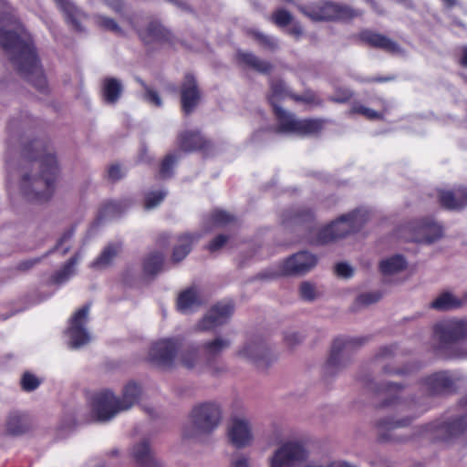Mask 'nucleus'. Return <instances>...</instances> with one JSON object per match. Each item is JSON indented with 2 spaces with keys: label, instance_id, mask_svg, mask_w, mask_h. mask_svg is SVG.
Wrapping results in <instances>:
<instances>
[{
  "label": "nucleus",
  "instance_id": "29",
  "mask_svg": "<svg viewBox=\"0 0 467 467\" xmlns=\"http://www.w3.org/2000/svg\"><path fill=\"white\" fill-rule=\"evenodd\" d=\"M235 57L240 66L252 68L261 74H269L273 69V65L269 61L263 60L251 52L239 50Z\"/></svg>",
  "mask_w": 467,
  "mask_h": 467
},
{
  "label": "nucleus",
  "instance_id": "38",
  "mask_svg": "<svg viewBox=\"0 0 467 467\" xmlns=\"http://www.w3.org/2000/svg\"><path fill=\"white\" fill-rule=\"evenodd\" d=\"M60 10L65 14L66 20L76 31H82L80 17L81 11L69 0H56Z\"/></svg>",
  "mask_w": 467,
  "mask_h": 467
},
{
  "label": "nucleus",
  "instance_id": "20",
  "mask_svg": "<svg viewBox=\"0 0 467 467\" xmlns=\"http://www.w3.org/2000/svg\"><path fill=\"white\" fill-rule=\"evenodd\" d=\"M438 202L441 208L448 211H461L467 207V187L457 186L452 189H439Z\"/></svg>",
  "mask_w": 467,
  "mask_h": 467
},
{
  "label": "nucleus",
  "instance_id": "32",
  "mask_svg": "<svg viewBox=\"0 0 467 467\" xmlns=\"http://www.w3.org/2000/svg\"><path fill=\"white\" fill-rule=\"evenodd\" d=\"M200 238L197 234H183L178 236V244L173 247L171 261L178 264L182 261L192 251V244Z\"/></svg>",
  "mask_w": 467,
  "mask_h": 467
},
{
  "label": "nucleus",
  "instance_id": "16",
  "mask_svg": "<svg viewBox=\"0 0 467 467\" xmlns=\"http://www.w3.org/2000/svg\"><path fill=\"white\" fill-rule=\"evenodd\" d=\"M307 453L299 442L289 441L278 449L271 459L270 467H293L306 459Z\"/></svg>",
  "mask_w": 467,
  "mask_h": 467
},
{
  "label": "nucleus",
  "instance_id": "59",
  "mask_svg": "<svg viewBox=\"0 0 467 467\" xmlns=\"http://www.w3.org/2000/svg\"><path fill=\"white\" fill-rule=\"evenodd\" d=\"M303 337L297 333L285 334V342L288 347H295L302 341Z\"/></svg>",
  "mask_w": 467,
  "mask_h": 467
},
{
  "label": "nucleus",
  "instance_id": "11",
  "mask_svg": "<svg viewBox=\"0 0 467 467\" xmlns=\"http://www.w3.org/2000/svg\"><path fill=\"white\" fill-rule=\"evenodd\" d=\"M365 337H337L334 339L329 357L324 366L325 373L332 375L345 366L342 358L344 354L365 342Z\"/></svg>",
  "mask_w": 467,
  "mask_h": 467
},
{
  "label": "nucleus",
  "instance_id": "1",
  "mask_svg": "<svg viewBox=\"0 0 467 467\" xmlns=\"http://www.w3.org/2000/svg\"><path fill=\"white\" fill-rule=\"evenodd\" d=\"M22 154L30 164L32 171L25 173L20 188L24 197L30 202H45L53 195L59 174V166L49 141L34 139L23 147Z\"/></svg>",
  "mask_w": 467,
  "mask_h": 467
},
{
  "label": "nucleus",
  "instance_id": "49",
  "mask_svg": "<svg viewBox=\"0 0 467 467\" xmlns=\"http://www.w3.org/2000/svg\"><path fill=\"white\" fill-rule=\"evenodd\" d=\"M351 113L353 114H359L364 116L366 119L369 120H376V119H382L383 114L380 112H378L374 109H371L369 108H367L361 104H355L351 108Z\"/></svg>",
  "mask_w": 467,
  "mask_h": 467
},
{
  "label": "nucleus",
  "instance_id": "47",
  "mask_svg": "<svg viewBox=\"0 0 467 467\" xmlns=\"http://www.w3.org/2000/svg\"><path fill=\"white\" fill-rule=\"evenodd\" d=\"M354 93L351 89L346 87H336L334 95L328 98V100L333 103L345 104L351 100Z\"/></svg>",
  "mask_w": 467,
  "mask_h": 467
},
{
  "label": "nucleus",
  "instance_id": "39",
  "mask_svg": "<svg viewBox=\"0 0 467 467\" xmlns=\"http://www.w3.org/2000/svg\"><path fill=\"white\" fill-rule=\"evenodd\" d=\"M164 254L154 251L150 253L143 260L142 269L145 275L155 276L164 266Z\"/></svg>",
  "mask_w": 467,
  "mask_h": 467
},
{
  "label": "nucleus",
  "instance_id": "42",
  "mask_svg": "<svg viewBox=\"0 0 467 467\" xmlns=\"http://www.w3.org/2000/svg\"><path fill=\"white\" fill-rule=\"evenodd\" d=\"M246 35L265 50L274 52L278 48V42L275 37L265 35L255 28L246 29Z\"/></svg>",
  "mask_w": 467,
  "mask_h": 467
},
{
  "label": "nucleus",
  "instance_id": "57",
  "mask_svg": "<svg viewBox=\"0 0 467 467\" xmlns=\"http://www.w3.org/2000/svg\"><path fill=\"white\" fill-rule=\"evenodd\" d=\"M124 176L119 164H111L108 169V179L111 182H116Z\"/></svg>",
  "mask_w": 467,
  "mask_h": 467
},
{
  "label": "nucleus",
  "instance_id": "27",
  "mask_svg": "<svg viewBox=\"0 0 467 467\" xmlns=\"http://www.w3.org/2000/svg\"><path fill=\"white\" fill-rule=\"evenodd\" d=\"M202 304L200 292L194 285L181 291L177 296L176 307L180 313L187 314Z\"/></svg>",
  "mask_w": 467,
  "mask_h": 467
},
{
  "label": "nucleus",
  "instance_id": "52",
  "mask_svg": "<svg viewBox=\"0 0 467 467\" xmlns=\"http://www.w3.org/2000/svg\"><path fill=\"white\" fill-rule=\"evenodd\" d=\"M382 295L379 292H367L360 294L356 298V304L358 306H368L370 304L378 302L381 298Z\"/></svg>",
  "mask_w": 467,
  "mask_h": 467
},
{
  "label": "nucleus",
  "instance_id": "2",
  "mask_svg": "<svg viewBox=\"0 0 467 467\" xmlns=\"http://www.w3.org/2000/svg\"><path fill=\"white\" fill-rule=\"evenodd\" d=\"M0 47L10 56V60L22 78L38 91L47 90V78L30 37H23L14 30L0 28Z\"/></svg>",
  "mask_w": 467,
  "mask_h": 467
},
{
  "label": "nucleus",
  "instance_id": "26",
  "mask_svg": "<svg viewBox=\"0 0 467 467\" xmlns=\"http://www.w3.org/2000/svg\"><path fill=\"white\" fill-rule=\"evenodd\" d=\"M411 422V419L405 418L400 420L394 421L389 418L379 420L376 426L379 430V441L380 442H400L403 440L392 434V431L399 427H404Z\"/></svg>",
  "mask_w": 467,
  "mask_h": 467
},
{
  "label": "nucleus",
  "instance_id": "25",
  "mask_svg": "<svg viewBox=\"0 0 467 467\" xmlns=\"http://www.w3.org/2000/svg\"><path fill=\"white\" fill-rule=\"evenodd\" d=\"M177 140L179 148L184 152L205 150L210 146V141L198 130H184Z\"/></svg>",
  "mask_w": 467,
  "mask_h": 467
},
{
  "label": "nucleus",
  "instance_id": "3",
  "mask_svg": "<svg viewBox=\"0 0 467 467\" xmlns=\"http://www.w3.org/2000/svg\"><path fill=\"white\" fill-rule=\"evenodd\" d=\"M288 95L285 82L282 79L271 80L270 93L267 100L272 107L273 113L277 121L276 131L280 133H293L299 136L315 135L324 127V120L320 119H298L295 114L285 110L279 102Z\"/></svg>",
  "mask_w": 467,
  "mask_h": 467
},
{
  "label": "nucleus",
  "instance_id": "7",
  "mask_svg": "<svg viewBox=\"0 0 467 467\" xmlns=\"http://www.w3.org/2000/svg\"><path fill=\"white\" fill-rule=\"evenodd\" d=\"M300 12L312 21H348L359 16L350 6L332 1H318L299 7Z\"/></svg>",
  "mask_w": 467,
  "mask_h": 467
},
{
  "label": "nucleus",
  "instance_id": "12",
  "mask_svg": "<svg viewBox=\"0 0 467 467\" xmlns=\"http://www.w3.org/2000/svg\"><path fill=\"white\" fill-rule=\"evenodd\" d=\"M181 109L184 116L191 115L202 101V93L192 73H186L179 87Z\"/></svg>",
  "mask_w": 467,
  "mask_h": 467
},
{
  "label": "nucleus",
  "instance_id": "33",
  "mask_svg": "<svg viewBox=\"0 0 467 467\" xmlns=\"http://www.w3.org/2000/svg\"><path fill=\"white\" fill-rule=\"evenodd\" d=\"M238 356L251 359L260 367L261 361L269 363V349L263 342H254L248 344L237 353Z\"/></svg>",
  "mask_w": 467,
  "mask_h": 467
},
{
  "label": "nucleus",
  "instance_id": "51",
  "mask_svg": "<svg viewBox=\"0 0 467 467\" xmlns=\"http://www.w3.org/2000/svg\"><path fill=\"white\" fill-rule=\"evenodd\" d=\"M40 385V380L31 372H25L21 378V388L25 391H33Z\"/></svg>",
  "mask_w": 467,
  "mask_h": 467
},
{
  "label": "nucleus",
  "instance_id": "60",
  "mask_svg": "<svg viewBox=\"0 0 467 467\" xmlns=\"http://www.w3.org/2000/svg\"><path fill=\"white\" fill-rule=\"evenodd\" d=\"M395 78L394 76H378V77H368L362 79V82L365 83H385L391 81Z\"/></svg>",
  "mask_w": 467,
  "mask_h": 467
},
{
  "label": "nucleus",
  "instance_id": "50",
  "mask_svg": "<svg viewBox=\"0 0 467 467\" xmlns=\"http://www.w3.org/2000/svg\"><path fill=\"white\" fill-rule=\"evenodd\" d=\"M290 98L296 102H303L306 104H311L316 106H321L323 104L322 99H320L316 93L312 91H306L302 95H290Z\"/></svg>",
  "mask_w": 467,
  "mask_h": 467
},
{
  "label": "nucleus",
  "instance_id": "23",
  "mask_svg": "<svg viewBox=\"0 0 467 467\" xmlns=\"http://www.w3.org/2000/svg\"><path fill=\"white\" fill-rule=\"evenodd\" d=\"M269 20L279 28H285V32L293 36L295 40H299L304 34L303 26L300 22L295 21L293 15L285 8L275 10Z\"/></svg>",
  "mask_w": 467,
  "mask_h": 467
},
{
  "label": "nucleus",
  "instance_id": "48",
  "mask_svg": "<svg viewBox=\"0 0 467 467\" xmlns=\"http://www.w3.org/2000/svg\"><path fill=\"white\" fill-rule=\"evenodd\" d=\"M96 22L98 26L107 31L114 32L116 34L122 35V29L119 27L118 23L109 16L103 15L96 16Z\"/></svg>",
  "mask_w": 467,
  "mask_h": 467
},
{
  "label": "nucleus",
  "instance_id": "31",
  "mask_svg": "<svg viewBox=\"0 0 467 467\" xmlns=\"http://www.w3.org/2000/svg\"><path fill=\"white\" fill-rule=\"evenodd\" d=\"M132 456L135 462L140 467H161V463L154 457L150 443L147 440H143L134 445L132 449Z\"/></svg>",
  "mask_w": 467,
  "mask_h": 467
},
{
  "label": "nucleus",
  "instance_id": "62",
  "mask_svg": "<svg viewBox=\"0 0 467 467\" xmlns=\"http://www.w3.org/2000/svg\"><path fill=\"white\" fill-rule=\"evenodd\" d=\"M394 346H386L379 349V354L377 355V358H383L389 355H392L394 353Z\"/></svg>",
  "mask_w": 467,
  "mask_h": 467
},
{
  "label": "nucleus",
  "instance_id": "22",
  "mask_svg": "<svg viewBox=\"0 0 467 467\" xmlns=\"http://www.w3.org/2000/svg\"><path fill=\"white\" fill-rule=\"evenodd\" d=\"M421 386L430 396L451 393L453 381L445 371L435 372L420 380Z\"/></svg>",
  "mask_w": 467,
  "mask_h": 467
},
{
  "label": "nucleus",
  "instance_id": "54",
  "mask_svg": "<svg viewBox=\"0 0 467 467\" xmlns=\"http://www.w3.org/2000/svg\"><path fill=\"white\" fill-rule=\"evenodd\" d=\"M228 241V236L225 234L216 235L208 244L207 249L211 252H216L221 249Z\"/></svg>",
  "mask_w": 467,
  "mask_h": 467
},
{
  "label": "nucleus",
  "instance_id": "36",
  "mask_svg": "<svg viewBox=\"0 0 467 467\" xmlns=\"http://www.w3.org/2000/svg\"><path fill=\"white\" fill-rule=\"evenodd\" d=\"M467 303V292L462 298H457L449 292L442 293L431 303V307L437 310L460 308Z\"/></svg>",
  "mask_w": 467,
  "mask_h": 467
},
{
  "label": "nucleus",
  "instance_id": "24",
  "mask_svg": "<svg viewBox=\"0 0 467 467\" xmlns=\"http://www.w3.org/2000/svg\"><path fill=\"white\" fill-rule=\"evenodd\" d=\"M228 437L235 448H244L250 444L253 436L248 421L237 418L233 419L228 430Z\"/></svg>",
  "mask_w": 467,
  "mask_h": 467
},
{
  "label": "nucleus",
  "instance_id": "43",
  "mask_svg": "<svg viewBox=\"0 0 467 467\" xmlns=\"http://www.w3.org/2000/svg\"><path fill=\"white\" fill-rule=\"evenodd\" d=\"M78 263L77 255L71 256L65 265L53 274L52 282L56 285L62 284L67 281L74 273L75 265Z\"/></svg>",
  "mask_w": 467,
  "mask_h": 467
},
{
  "label": "nucleus",
  "instance_id": "40",
  "mask_svg": "<svg viewBox=\"0 0 467 467\" xmlns=\"http://www.w3.org/2000/svg\"><path fill=\"white\" fill-rule=\"evenodd\" d=\"M407 267V261L405 260L403 255L395 254L382 260L379 263V271L384 275H393L399 272L403 271Z\"/></svg>",
  "mask_w": 467,
  "mask_h": 467
},
{
  "label": "nucleus",
  "instance_id": "56",
  "mask_svg": "<svg viewBox=\"0 0 467 467\" xmlns=\"http://www.w3.org/2000/svg\"><path fill=\"white\" fill-rule=\"evenodd\" d=\"M143 86L145 88V99L150 103L153 104L156 107H161L162 104L161 99L160 98L157 91L152 88L147 87L144 83Z\"/></svg>",
  "mask_w": 467,
  "mask_h": 467
},
{
  "label": "nucleus",
  "instance_id": "30",
  "mask_svg": "<svg viewBox=\"0 0 467 467\" xmlns=\"http://www.w3.org/2000/svg\"><path fill=\"white\" fill-rule=\"evenodd\" d=\"M31 428L32 422L28 415L18 412L10 413L5 423L6 433L11 436L26 434Z\"/></svg>",
  "mask_w": 467,
  "mask_h": 467
},
{
  "label": "nucleus",
  "instance_id": "10",
  "mask_svg": "<svg viewBox=\"0 0 467 467\" xmlns=\"http://www.w3.org/2000/svg\"><path fill=\"white\" fill-rule=\"evenodd\" d=\"M191 417L198 432L210 433L219 425L222 411L215 403L205 402L194 407Z\"/></svg>",
  "mask_w": 467,
  "mask_h": 467
},
{
  "label": "nucleus",
  "instance_id": "18",
  "mask_svg": "<svg viewBox=\"0 0 467 467\" xmlns=\"http://www.w3.org/2000/svg\"><path fill=\"white\" fill-rule=\"evenodd\" d=\"M411 230L412 241L419 244H432L443 235L442 226L431 218H422L415 222Z\"/></svg>",
  "mask_w": 467,
  "mask_h": 467
},
{
  "label": "nucleus",
  "instance_id": "55",
  "mask_svg": "<svg viewBox=\"0 0 467 467\" xmlns=\"http://www.w3.org/2000/svg\"><path fill=\"white\" fill-rule=\"evenodd\" d=\"M335 273L337 276L343 278H349L353 275V268L347 263H337L335 265Z\"/></svg>",
  "mask_w": 467,
  "mask_h": 467
},
{
  "label": "nucleus",
  "instance_id": "19",
  "mask_svg": "<svg viewBox=\"0 0 467 467\" xmlns=\"http://www.w3.org/2000/svg\"><path fill=\"white\" fill-rule=\"evenodd\" d=\"M317 263V258L315 254L307 251H301L284 261L281 271L285 275H304L310 271Z\"/></svg>",
  "mask_w": 467,
  "mask_h": 467
},
{
  "label": "nucleus",
  "instance_id": "58",
  "mask_svg": "<svg viewBox=\"0 0 467 467\" xmlns=\"http://www.w3.org/2000/svg\"><path fill=\"white\" fill-rule=\"evenodd\" d=\"M105 5L109 6L114 13L122 16L125 10L124 0H103Z\"/></svg>",
  "mask_w": 467,
  "mask_h": 467
},
{
  "label": "nucleus",
  "instance_id": "6",
  "mask_svg": "<svg viewBox=\"0 0 467 467\" xmlns=\"http://www.w3.org/2000/svg\"><path fill=\"white\" fill-rule=\"evenodd\" d=\"M365 222L364 214L359 210H354L320 228L316 237L310 240V244L316 245L327 244L345 238L358 232Z\"/></svg>",
  "mask_w": 467,
  "mask_h": 467
},
{
  "label": "nucleus",
  "instance_id": "35",
  "mask_svg": "<svg viewBox=\"0 0 467 467\" xmlns=\"http://www.w3.org/2000/svg\"><path fill=\"white\" fill-rule=\"evenodd\" d=\"M315 215L311 209L308 208H296L288 209L282 214V221L284 224L303 225L309 224L314 222Z\"/></svg>",
  "mask_w": 467,
  "mask_h": 467
},
{
  "label": "nucleus",
  "instance_id": "9",
  "mask_svg": "<svg viewBox=\"0 0 467 467\" xmlns=\"http://www.w3.org/2000/svg\"><path fill=\"white\" fill-rule=\"evenodd\" d=\"M180 348L181 340L179 338L160 339L150 346L149 360L157 368L162 369L171 368L174 364Z\"/></svg>",
  "mask_w": 467,
  "mask_h": 467
},
{
  "label": "nucleus",
  "instance_id": "53",
  "mask_svg": "<svg viewBox=\"0 0 467 467\" xmlns=\"http://www.w3.org/2000/svg\"><path fill=\"white\" fill-rule=\"evenodd\" d=\"M300 296L304 300L313 301L316 298L315 286L308 283L303 282L299 288Z\"/></svg>",
  "mask_w": 467,
  "mask_h": 467
},
{
  "label": "nucleus",
  "instance_id": "17",
  "mask_svg": "<svg viewBox=\"0 0 467 467\" xmlns=\"http://www.w3.org/2000/svg\"><path fill=\"white\" fill-rule=\"evenodd\" d=\"M90 306L84 305L81 308L75 312L70 320L68 328L70 343L72 348H79L88 343L90 337L85 328L88 320V315Z\"/></svg>",
  "mask_w": 467,
  "mask_h": 467
},
{
  "label": "nucleus",
  "instance_id": "28",
  "mask_svg": "<svg viewBox=\"0 0 467 467\" xmlns=\"http://www.w3.org/2000/svg\"><path fill=\"white\" fill-rule=\"evenodd\" d=\"M369 385H371V383H369ZM369 388L372 389L376 393L381 394L385 397L384 400L379 405L380 408H386L403 402L409 403L400 396V393L403 391V388L401 385L394 383H386L382 386H369Z\"/></svg>",
  "mask_w": 467,
  "mask_h": 467
},
{
  "label": "nucleus",
  "instance_id": "21",
  "mask_svg": "<svg viewBox=\"0 0 467 467\" xmlns=\"http://www.w3.org/2000/svg\"><path fill=\"white\" fill-rule=\"evenodd\" d=\"M358 39L366 46L380 49L389 54H399L402 51L400 46L387 36L370 29H364L359 32Z\"/></svg>",
  "mask_w": 467,
  "mask_h": 467
},
{
  "label": "nucleus",
  "instance_id": "44",
  "mask_svg": "<svg viewBox=\"0 0 467 467\" xmlns=\"http://www.w3.org/2000/svg\"><path fill=\"white\" fill-rule=\"evenodd\" d=\"M167 191L158 190L150 191L144 194L143 207L145 210L150 211L158 207L166 198Z\"/></svg>",
  "mask_w": 467,
  "mask_h": 467
},
{
  "label": "nucleus",
  "instance_id": "4",
  "mask_svg": "<svg viewBox=\"0 0 467 467\" xmlns=\"http://www.w3.org/2000/svg\"><path fill=\"white\" fill-rule=\"evenodd\" d=\"M140 395V386L133 381L124 387L121 398L116 397L109 389H103L94 395L92 411L98 420H109L119 412L130 409Z\"/></svg>",
  "mask_w": 467,
  "mask_h": 467
},
{
  "label": "nucleus",
  "instance_id": "34",
  "mask_svg": "<svg viewBox=\"0 0 467 467\" xmlns=\"http://www.w3.org/2000/svg\"><path fill=\"white\" fill-rule=\"evenodd\" d=\"M123 92V86L119 79L113 77H107L102 80L101 96L108 104H115L120 99Z\"/></svg>",
  "mask_w": 467,
  "mask_h": 467
},
{
  "label": "nucleus",
  "instance_id": "15",
  "mask_svg": "<svg viewBox=\"0 0 467 467\" xmlns=\"http://www.w3.org/2000/svg\"><path fill=\"white\" fill-rule=\"evenodd\" d=\"M234 311L232 301H222L213 305L199 322L200 330H212L228 322Z\"/></svg>",
  "mask_w": 467,
  "mask_h": 467
},
{
  "label": "nucleus",
  "instance_id": "37",
  "mask_svg": "<svg viewBox=\"0 0 467 467\" xmlns=\"http://www.w3.org/2000/svg\"><path fill=\"white\" fill-rule=\"evenodd\" d=\"M129 205L125 201H108L99 208L97 220L102 222L119 217Z\"/></svg>",
  "mask_w": 467,
  "mask_h": 467
},
{
  "label": "nucleus",
  "instance_id": "46",
  "mask_svg": "<svg viewBox=\"0 0 467 467\" xmlns=\"http://www.w3.org/2000/svg\"><path fill=\"white\" fill-rule=\"evenodd\" d=\"M176 162L174 154H167L161 162L159 175L161 179H168L173 175V167Z\"/></svg>",
  "mask_w": 467,
  "mask_h": 467
},
{
  "label": "nucleus",
  "instance_id": "8",
  "mask_svg": "<svg viewBox=\"0 0 467 467\" xmlns=\"http://www.w3.org/2000/svg\"><path fill=\"white\" fill-rule=\"evenodd\" d=\"M462 404L467 406V395L462 399ZM426 432H431L433 439L441 441H449L467 431V412L460 417L447 421H436L426 426Z\"/></svg>",
  "mask_w": 467,
  "mask_h": 467
},
{
  "label": "nucleus",
  "instance_id": "5",
  "mask_svg": "<svg viewBox=\"0 0 467 467\" xmlns=\"http://www.w3.org/2000/svg\"><path fill=\"white\" fill-rule=\"evenodd\" d=\"M436 355L442 358L458 357L455 345L467 339V319H447L433 327Z\"/></svg>",
  "mask_w": 467,
  "mask_h": 467
},
{
  "label": "nucleus",
  "instance_id": "41",
  "mask_svg": "<svg viewBox=\"0 0 467 467\" xmlns=\"http://www.w3.org/2000/svg\"><path fill=\"white\" fill-rule=\"evenodd\" d=\"M121 246L118 244H109L100 253V254L92 262L94 268H104L109 266L112 260L120 252Z\"/></svg>",
  "mask_w": 467,
  "mask_h": 467
},
{
  "label": "nucleus",
  "instance_id": "45",
  "mask_svg": "<svg viewBox=\"0 0 467 467\" xmlns=\"http://www.w3.org/2000/svg\"><path fill=\"white\" fill-rule=\"evenodd\" d=\"M209 221L215 226H224L234 222L235 218L226 211L216 209L210 213Z\"/></svg>",
  "mask_w": 467,
  "mask_h": 467
},
{
  "label": "nucleus",
  "instance_id": "64",
  "mask_svg": "<svg viewBox=\"0 0 467 467\" xmlns=\"http://www.w3.org/2000/svg\"><path fill=\"white\" fill-rule=\"evenodd\" d=\"M232 467H248L247 459L243 457L234 462Z\"/></svg>",
  "mask_w": 467,
  "mask_h": 467
},
{
  "label": "nucleus",
  "instance_id": "14",
  "mask_svg": "<svg viewBox=\"0 0 467 467\" xmlns=\"http://www.w3.org/2000/svg\"><path fill=\"white\" fill-rule=\"evenodd\" d=\"M137 35L142 44L149 49L154 45H174V36L159 20H151L145 28H136Z\"/></svg>",
  "mask_w": 467,
  "mask_h": 467
},
{
  "label": "nucleus",
  "instance_id": "63",
  "mask_svg": "<svg viewBox=\"0 0 467 467\" xmlns=\"http://www.w3.org/2000/svg\"><path fill=\"white\" fill-rule=\"evenodd\" d=\"M170 236L167 234H161L157 238V244L165 247L169 244Z\"/></svg>",
  "mask_w": 467,
  "mask_h": 467
},
{
  "label": "nucleus",
  "instance_id": "13",
  "mask_svg": "<svg viewBox=\"0 0 467 467\" xmlns=\"http://www.w3.org/2000/svg\"><path fill=\"white\" fill-rule=\"evenodd\" d=\"M230 345V340L223 338H215L203 343L202 346L191 345L182 352V364L187 368H192L199 359L200 350L209 358H215Z\"/></svg>",
  "mask_w": 467,
  "mask_h": 467
},
{
  "label": "nucleus",
  "instance_id": "61",
  "mask_svg": "<svg viewBox=\"0 0 467 467\" xmlns=\"http://www.w3.org/2000/svg\"><path fill=\"white\" fill-rule=\"evenodd\" d=\"M459 52L457 62L462 67L467 68V45L462 46Z\"/></svg>",
  "mask_w": 467,
  "mask_h": 467
}]
</instances>
